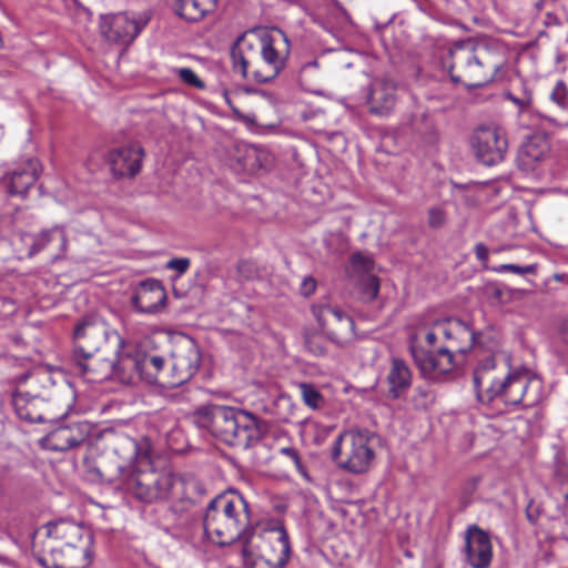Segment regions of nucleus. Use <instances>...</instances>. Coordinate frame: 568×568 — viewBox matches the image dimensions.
<instances>
[{
  "label": "nucleus",
  "mask_w": 568,
  "mask_h": 568,
  "mask_svg": "<svg viewBox=\"0 0 568 568\" xmlns=\"http://www.w3.org/2000/svg\"><path fill=\"white\" fill-rule=\"evenodd\" d=\"M475 343L474 331L454 317L424 321L409 341L412 356L420 374L440 381L456 366L455 353H466Z\"/></svg>",
  "instance_id": "1"
},
{
  "label": "nucleus",
  "mask_w": 568,
  "mask_h": 568,
  "mask_svg": "<svg viewBox=\"0 0 568 568\" xmlns=\"http://www.w3.org/2000/svg\"><path fill=\"white\" fill-rule=\"evenodd\" d=\"M477 399L489 404L499 399L506 405L534 407L544 396L542 381L525 367L511 368L494 356L480 359L473 372Z\"/></svg>",
  "instance_id": "2"
},
{
  "label": "nucleus",
  "mask_w": 568,
  "mask_h": 568,
  "mask_svg": "<svg viewBox=\"0 0 568 568\" xmlns=\"http://www.w3.org/2000/svg\"><path fill=\"white\" fill-rule=\"evenodd\" d=\"M251 525L248 503L239 493L219 495L213 498L203 518L204 532L220 546L237 540L247 541L246 530Z\"/></svg>",
  "instance_id": "3"
},
{
  "label": "nucleus",
  "mask_w": 568,
  "mask_h": 568,
  "mask_svg": "<svg viewBox=\"0 0 568 568\" xmlns=\"http://www.w3.org/2000/svg\"><path fill=\"white\" fill-rule=\"evenodd\" d=\"M199 425L230 446L248 448L261 437L255 415L239 407L211 405L199 413Z\"/></svg>",
  "instance_id": "4"
},
{
  "label": "nucleus",
  "mask_w": 568,
  "mask_h": 568,
  "mask_svg": "<svg viewBox=\"0 0 568 568\" xmlns=\"http://www.w3.org/2000/svg\"><path fill=\"white\" fill-rule=\"evenodd\" d=\"M449 53L450 79L469 88L491 82L504 65L501 55L486 45L459 43Z\"/></svg>",
  "instance_id": "5"
},
{
  "label": "nucleus",
  "mask_w": 568,
  "mask_h": 568,
  "mask_svg": "<svg viewBox=\"0 0 568 568\" xmlns=\"http://www.w3.org/2000/svg\"><path fill=\"white\" fill-rule=\"evenodd\" d=\"M185 485L182 477L170 470L129 469L121 478V488L124 494L143 504L189 499Z\"/></svg>",
  "instance_id": "6"
},
{
  "label": "nucleus",
  "mask_w": 568,
  "mask_h": 568,
  "mask_svg": "<svg viewBox=\"0 0 568 568\" xmlns=\"http://www.w3.org/2000/svg\"><path fill=\"white\" fill-rule=\"evenodd\" d=\"M372 442L373 435L368 430H346L336 438L332 457L338 467L349 473H365L375 458Z\"/></svg>",
  "instance_id": "7"
},
{
  "label": "nucleus",
  "mask_w": 568,
  "mask_h": 568,
  "mask_svg": "<svg viewBox=\"0 0 568 568\" xmlns=\"http://www.w3.org/2000/svg\"><path fill=\"white\" fill-rule=\"evenodd\" d=\"M291 53V41L287 34L273 28L260 39V55L266 68V74L253 70V78L261 83L268 82L277 77L285 68Z\"/></svg>",
  "instance_id": "8"
},
{
  "label": "nucleus",
  "mask_w": 568,
  "mask_h": 568,
  "mask_svg": "<svg viewBox=\"0 0 568 568\" xmlns=\"http://www.w3.org/2000/svg\"><path fill=\"white\" fill-rule=\"evenodd\" d=\"M148 12H119L101 16L100 30L110 42L129 45L148 26Z\"/></svg>",
  "instance_id": "9"
},
{
  "label": "nucleus",
  "mask_w": 568,
  "mask_h": 568,
  "mask_svg": "<svg viewBox=\"0 0 568 568\" xmlns=\"http://www.w3.org/2000/svg\"><path fill=\"white\" fill-rule=\"evenodd\" d=\"M201 353L195 341L184 336L176 345L171 355V371L166 374L168 379L162 381L169 387H179L189 382L199 371Z\"/></svg>",
  "instance_id": "10"
},
{
  "label": "nucleus",
  "mask_w": 568,
  "mask_h": 568,
  "mask_svg": "<svg viewBox=\"0 0 568 568\" xmlns=\"http://www.w3.org/2000/svg\"><path fill=\"white\" fill-rule=\"evenodd\" d=\"M471 146L479 162L497 165L505 160L508 150L506 132L497 125L480 126L473 135Z\"/></svg>",
  "instance_id": "11"
},
{
  "label": "nucleus",
  "mask_w": 568,
  "mask_h": 568,
  "mask_svg": "<svg viewBox=\"0 0 568 568\" xmlns=\"http://www.w3.org/2000/svg\"><path fill=\"white\" fill-rule=\"evenodd\" d=\"M312 313L332 342L344 345L355 335L353 318L337 305L318 303L312 306Z\"/></svg>",
  "instance_id": "12"
},
{
  "label": "nucleus",
  "mask_w": 568,
  "mask_h": 568,
  "mask_svg": "<svg viewBox=\"0 0 568 568\" xmlns=\"http://www.w3.org/2000/svg\"><path fill=\"white\" fill-rule=\"evenodd\" d=\"M74 356L91 358L108 339L106 324L97 316L83 317L74 327Z\"/></svg>",
  "instance_id": "13"
},
{
  "label": "nucleus",
  "mask_w": 568,
  "mask_h": 568,
  "mask_svg": "<svg viewBox=\"0 0 568 568\" xmlns=\"http://www.w3.org/2000/svg\"><path fill=\"white\" fill-rule=\"evenodd\" d=\"M92 425L87 420L61 424L40 439L42 448L51 452H68L82 445L91 436Z\"/></svg>",
  "instance_id": "14"
},
{
  "label": "nucleus",
  "mask_w": 568,
  "mask_h": 568,
  "mask_svg": "<svg viewBox=\"0 0 568 568\" xmlns=\"http://www.w3.org/2000/svg\"><path fill=\"white\" fill-rule=\"evenodd\" d=\"M397 101V83L388 74L374 78L366 93V102L372 114L378 116L388 115Z\"/></svg>",
  "instance_id": "15"
},
{
  "label": "nucleus",
  "mask_w": 568,
  "mask_h": 568,
  "mask_svg": "<svg viewBox=\"0 0 568 568\" xmlns=\"http://www.w3.org/2000/svg\"><path fill=\"white\" fill-rule=\"evenodd\" d=\"M121 364L149 384H163L162 381H165L168 359L163 355L136 352L133 356L123 357Z\"/></svg>",
  "instance_id": "16"
},
{
  "label": "nucleus",
  "mask_w": 568,
  "mask_h": 568,
  "mask_svg": "<svg viewBox=\"0 0 568 568\" xmlns=\"http://www.w3.org/2000/svg\"><path fill=\"white\" fill-rule=\"evenodd\" d=\"M166 300L162 283L155 278H146L136 286L131 305L140 314H156L165 307Z\"/></svg>",
  "instance_id": "17"
},
{
  "label": "nucleus",
  "mask_w": 568,
  "mask_h": 568,
  "mask_svg": "<svg viewBox=\"0 0 568 568\" xmlns=\"http://www.w3.org/2000/svg\"><path fill=\"white\" fill-rule=\"evenodd\" d=\"M466 562L471 568H488L493 559V546L486 531L470 526L465 536Z\"/></svg>",
  "instance_id": "18"
},
{
  "label": "nucleus",
  "mask_w": 568,
  "mask_h": 568,
  "mask_svg": "<svg viewBox=\"0 0 568 568\" xmlns=\"http://www.w3.org/2000/svg\"><path fill=\"white\" fill-rule=\"evenodd\" d=\"M92 545L93 541L88 538L78 545L63 544L52 549V568H88L93 559Z\"/></svg>",
  "instance_id": "19"
},
{
  "label": "nucleus",
  "mask_w": 568,
  "mask_h": 568,
  "mask_svg": "<svg viewBox=\"0 0 568 568\" xmlns=\"http://www.w3.org/2000/svg\"><path fill=\"white\" fill-rule=\"evenodd\" d=\"M143 155L139 144H131L110 151L108 162L114 176L132 178L139 173Z\"/></svg>",
  "instance_id": "20"
},
{
  "label": "nucleus",
  "mask_w": 568,
  "mask_h": 568,
  "mask_svg": "<svg viewBox=\"0 0 568 568\" xmlns=\"http://www.w3.org/2000/svg\"><path fill=\"white\" fill-rule=\"evenodd\" d=\"M260 538L258 550L285 567L291 556V545L284 526H275Z\"/></svg>",
  "instance_id": "21"
},
{
  "label": "nucleus",
  "mask_w": 568,
  "mask_h": 568,
  "mask_svg": "<svg viewBox=\"0 0 568 568\" xmlns=\"http://www.w3.org/2000/svg\"><path fill=\"white\" fill-rule=\"evenodd\" d=\"M42 166L38 159L31 158L19 164L7 175L9 192L12 195H23L38 180Z\"/></svg>",
  "instance_id": "22"
},
{
  "label": "nucleus",
  "mask_w": 568,
  "mask_h": 568,
  "mask_svg": "<svg viewBox=\"0 0 568 568\" xmlns=\"http://www.w3.org/2000/svg\"><path fill=\"white\" fill-rule=\"evenodd\" d=\"M257 54H260V42L256 43L244 34L240 36L231 48L234 70L240 72L244 78H247L253 71L251 68Z\"/></svg>",
  "instance_id": "23"
},
{
  "label": "nucleus",
  "mask_w": 568,
  "mask_h": 568,
  "mask_svg": "<svg viewBox=\"0 0 568 568\" xmlns=\"http://www.w3.org/2000/svg\"><path fill=\"white\" fill-rule=\"evenodd\" d=\"M550 146L547 139L542 136L528 139L518 152V168L525 172L534 171L537 164L547 158Z\"/></svg>",
  "instance_id": "24"
},
{
  "label": "nucleus",
  "mask_w": 568,
  "mask_h": 568,
  "mask_svg": "<svg viewBox=\"0 0 568 568\" xmlns=\"http://www.w3.org/2000/svg\"><path fill=\"white\" fill-rule=\"evenodd\" d=\"M47 534L49 537L63 541V544L78 545L83 539H91V531L72 520L59 519L47 525Z\"/></svg>",
  "instance_id": "25"
},
{
  "label": "nucleus",
  "mask_w": 568,
  "mask_h": 568,
  "mask_svg": "<svg viewBox=\"0 0 568 568\" xmlns=\"http://www.w3.org/2000/svg\"><path fill=\"white\" fill-rule=\"evenodd\" d=\"M413 375L408 365L399 358H393L386 376L388 396L402 398L412 386Z\"/></svg>",
  "instance_id": "26"
},
{
  "label": "nucleus",
  "mask_w": 568,
  "mask_h": 568,
  "mask_svg": "<svg viewBox=\"0 0 568 568\" xmlns=\"http://www.w3.org/2000/svg\"><path fill=\"white\" fill-rule=\"evenodd\" d=\"M75 359L80 372L91 382L108 379L118 374L120 369H125L121 364L122 358L118 363L106 358L94 359L93 356L89 359H83L82 357H75Z\"/></svg>",
  "instance_id": "27"
},
{
  "label": "nucleus",
  "mask_w": 568,
  "mask_h": 568,
  "mask_svg": "<svg viewBox=\"0 0 568 568\" xmlns=\"http://www.w3.org/2000/svg\"><path fill=\"white\" fill-rule=\"evenodd\" d=\"M216 2L217 0H170L173 11L180 18L191 22L203 19Z\"/></svg>",
  "instance_id": "28"
},
{
  "label": "nucleus",
  "mask_w": 568,
  "mask_h": 568,
  "mask_svg": "<svg viewBox=\"0 0 568 568\" xmlns=\"http://www.w3.org/2000/svg\"><path fill=\"white\" fill-rule=\"evenodd\" d=\"M58 241L59 247L61 252H65L67 250V235L64 227L61 225H54L50 229L43 230L33 236V242L29 248V255L33 256L44 248H47L51 243Z\"/></svg>",
  "instance_id": "29"
},
{
  "label": "nucleus",
  "mask_w": 568,
  "mask_h": 568,
  "mask_svg": "<svg viewBox=\"0 0 568 568\" xmlns=\"http://www.w3.org/2000/svg\"><path fill=\"white\" fill-rule=\"evenodd\" d=\"M505 98L507 100L511 101L518 108L520 115H528L536 123L540 121L541 123L548 122V123L556 124L555 119H552L548 115H545L544 113H541L540 111H538L531 106V95L530 94H525L524 97L518 98L511 92H506Z\"/></svg>",
  "instance_id": "30"
},
{
  "label": "nucleus",
  "mask_w": 568,
  "mask_h": 568,
  "mask_svg": "<svg viewBox=\"0 0 568 568\" xmlns=\"http://www.w3.org/2000/svg\"><path fill=\"white\" fill-rule=\"evenodd\" d=\"M243 560L246 568H284L260 550L258 552L253 551L247 541L243 548Z\"/></svg>",
  "instance_id": "31"
},
{
  "label": "nucleus",
  "mask_w": 568,
  "mask_h": 568,
  "mask_svg": "<svg viewBox=\"0 0 568 568\" xmlns=\"http://www.w3.org/2000/svg\"><path fill=\"white\" fill-rule=\"evenodd\" d=\"M359 286L363 293V297L367 301L376 298L379 292V281L377 276L366 274L361 278Z\"/></svg>",
  "instance_id": "32"
},
{
  "label": "nucleus",
  "mask_w": 568,
  "mask_h": 568,
  "mask_svg": "<svg viewBox=\"0 0 568 568\" xmlns=\"http://www.w3.org/2000/svg\"><path fill=\"white\" fill-rule=\"evenodd\" d=\"M301 390L303 400L310 408L318 409L322 406L324 400L323 396L314 386L310 384H302Z\"/></svg>",
  "instance_id": "33"
},
{
  "label": "nucleus",
  "mask_w": 568,
  "mask_h": 568,
  "mask_svg": "<svg viewBox=\"0 0 568 568\" xmlns=\"http://www.w3.org/2000/svg\"><path fill=\"white\" fill-rule=\"evenodd\" d=\"M549 98L559 108L568 109V88L562 80L556 82Z\"/></svg>",
  "instance_id": "34"
},
{
  "label": "nucleus",
  "mask_w": 568,
  "mask_h": 568,
  "mask_svg": "<svg viewBox=\"0 0 568 568\" xmlns=\"http://www.w3.org/2000/svg\"><path fill=\"white\" fill-rule=\"evenodd\" d=\"M536 270H537L536 264H529V265H525V266H520L517 264H501L494 268V271L497 273L511 272V273L519 274V275L534 274V273H536Z\"/></svg>",
  "instance_id": "35"
},
{
  "label": "nucleus",
  "mask_w": 568,
  "mask_h": 568,
  "mask_svg": "<svg viewBox=\"0 0 568 568\" xmlns=\"http://www.w3.org/2000/svg\"><path fill=\"white\" fill-rule=\"evenodd\" d=\"M178 75L184 83L193 88L203 89L205 87L204 82L200 80L195 72L190 68H180L178 70Z\"/></svg>",
  "instance_id": "36"
},
{
  "label": "nucleus",
  "mask_w": 568,
  "mask_h": 568,
  "mask_svg": "<svg viewBox=\"0 0 568 568\" xmlns=\"http://www.w3.org/2000/svg\"><path fill=\"white\" fill-rule=\"evenodd\" d=\"M278 452H280V454H282V455H284V456L288 457V458L293 462V464H294V466H295L296 470H297L302 476H304V477H306V476H307V475H306V470H305V468H304V466H303V464H302V459H301V457H300V454H298V452H297L294 447H282V448H280V450H278Z\"/></svg>",
  "instance_id": "37"
},
{
  "label": "nucleus",
  "mask_w": 568,
  "mask_h": 568,
  "mask_svg": "<svg viewBox=\"0 0 568 568\" xmlns=\"http://www.w3.org/2000/svg\"><path fill=\"white\" fill-rule=\"evenodd\" d=\"M191 265L187 257L172 258L166 263V268L176 271L179 275L184 274Z\"/></svg>",
  "instance_id": "38"
},
{
  "label": "nucleus",
  "mask_w": 568,
  "mask_h": 568,
  "mask_svg": "<svg viewBox=\"0 0 568 568\" xmlns=\"http://www.w3.org/2000/svg\"><path fill=\"white\" fill-rule=\"evenodd\" d=\"M320 69V64L317 59H312L308 61H301L300 62V77L301 78H307L313 75L314 73H317Z\"/></svg>",
  "instance_id": "39"
},
{
  "label": "nucleus",
  "mask_w": 568,
  "mask_h": 568,
  "mask_svg": "<svg viewBox=\"0 0 568 568\" xmlns=\"http://www.w3.org/2000/svg\"><path fill=\"white\" fill-rule=\"evenodd\" d=\"M352 264L355 267L363 270L364 272H369L373 268V261L369 256L364 255L362 253H356L352 256Z\"/></svg>",
  "instance_id": "40"
},
{
  "label": "nucleus",
  "mask_w": 568,
  "mask_h": 568,
  "mask_svg": "<svg viewBox=\"0 0 568 568\" xmlns=\"http://www.w3.org/2000/svg\"><path fill=\"white\" fill-rule=\"evenodd\" d=\"M445 219H446L445 213L442 209L433 207L429 210L428 222H429L430 226H433V227L442 226L445 222Z\"/></svg>",
  "instance_id": "41"
},
{
  "label": "nucleus",
  "mask_w": 568,
  "mask_h": 568,
  "mask_svg": "<svg viewBox=\"0 0 568 568\" xmlns=\"http://www.w3.org/2000/svg\"><path fill=\"white\" fill-rule=\"evenodd\" d=\"M316 290V281L312 276L305 277L300 287V292L303 296L312 295Z\"/></svg>",
  "instance_id": "42"
},
{
  "label": "nucleus",
  "mask_w": 568,
  "mask_h": 568,
  "mask_svg": "<svg viewBox=\"0 0 568 568\" xmlns=\"http://www.w3.org/2000/svg\"><path fill=\"white\" fill-rule=\"evenodd\" d=\"M475 253H476V257L481 261V262H486L488 260V248L479 243L476 245L475 247Z\"/></svg>",
  "instance_id": "43"
},
{
  "label": "nucleus",
  "mask_w": 568,
  "mask_h": 568,
  "mask_svg": "<svg viewBox=\"0 0 568 568\" xmlns=\"http://www.w3.org/2000/svg\"><path fill=\"white\" fill-rule=\"evenodd\" d=\"M562 339L568 344V320H566L560 328Z\"/></svg>",
  "instance_id": "44"
},
{
  "label": "nucleus",
  "mask_w": 568,
  "mask_h": 568,
  "mask_svg": "<svg viewBox=\"0 0 568 568\" xmlns=\"http://www.w3.org/2000/svg\"><path fill=\"white\" fill-rule=\"evenodd\" d=\"M18 414H19V416H20L21 418H23V419L32 420L28 415H24V414H23L22 412H20L19 409H18Z\"/></svg>",
  "instance_id": "45"
},
{
  "label": "nucleus",
  "mask_w": 568,
  "mask_h": 568,
  "mask_svg": "<svg viewBox=\"0 0 568 568\" xmlns=\"http://www.w3.org/2000/svg\"><path fill=\"white\" fill-rule=\"evenodd\" d=\"M419 394L424 397H427L428 396V393L426 390H422L419 389Z\"/></svg>",
  "instance_id": "46"
}]
</instances>
